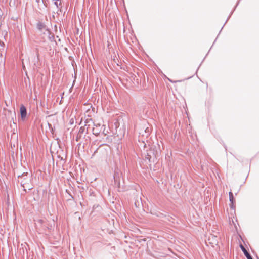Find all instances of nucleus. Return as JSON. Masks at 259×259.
I'll list each match as a JSON object with an SVG mask.
<instances>
[{
  "label": "nucleus",
  "mask_w": 259,
  "mask_h": 259,
  "mask_svg": "<svg viewBox=\"0 0 259 259\" xmlns=\"http://www.w3.org/2000/svg\"><path fill=\"white\" fill-rule=\"evenodd\" d=\"M28 172H26V173H23L21 175H19L18 176V178H23L24 180H26L27 179V176H28Z\"/></svg>",
  "instance_id": "15"
},
{
  "label": "nucleus",
  "mask_w": 259,
  "mask_h": 259,
  "mask_svg": "<svg viewBox=\"0 0 259 259\" xmlns=\"http://www.w3.org/2000/svg\"><path fill=\"white\" fill-rule=\"evenodd\" d=\"M46 31H48V37L49 40L51 41H53L54 40V36L53 35H51V32L49 29H46Z\"/></svg>",
  "instance_id": "11"
},
{
  "label": "nucleus",
  "mask_w": 259,
  "mask_h": 259,
  "mask_svg": "<svg viewBox=\"0 0 259 259\" xmlns=\"http://www.w3.org/2000/svg\"><path fill=\"white\" fill-rule=\"evenodd\" d=\"M95 127H94L92 129L93 134L95 136H98L102 129H103V133L104 132L105 127V125H101L100 124H98L97 125L94 124Z\"/></svg>",
  "instance_id": "2"
},
{
  "label": "nucleus",
  "mask_w": 259,
  "mask_h": 259,
  "mask_svg": "<svg viewBox=\"0 0 259 259\" xmlns=\"http://www.w3.org/2000/svg\"><path fill=\"white\" fill-rule=\"evenodd\" d=\"M239 1H240V0H239L238 2H239Z\"/></svg>",
  "instance_id": "25"
},
{
  "label": "nucleus",
  "mask_w": 259,
  "mask_h": 259,
  "mask_svg": "<svg viewBox=\"0 0 259 259\" xmlns=\"http://www.w3.org/2000/svg\"><path fill=\"white\" fill-rule=\"evenodd\" d=\"M238 4H239V2H237V4L236 5V6H235V7H234V10H233L232 11V12L231 13V14H230V16H229L228 17V18H227V19L226 21L225 22V24H223V26H222V28H223L224 26H225V24L226 23L227 21L228 20V19H229V18H230V17L231 15H232V13H233V11H234V10L236 9V8L237 7V6H238Z\"/></svg>",
  "instance_id": "16"
},
{
  "label": "nucleus",
  "mask_w": 259,
  "mask_h": 259,
  "mask_svg": "<svg viewBox=\"0 0 259 259\" xmlns=\"http://www.w3.org/2000/svg\"><path fill=\"white\" fill-rule=\"evenodd\" d=\"M238 4H239V2H237V4L236 5V6H235V7H234V10H233L232 11V12L231 13V14H230V16H229L228 17V18H227V19L226 21L225 22V24H223V26H222V28H223L224 26H225V24L226 23L227 21L228 20V19H229V18H230V17L231 15H232V13H233V11H234V10L236 9V8L237 7V6H238Z\"/></svg>",
  "instance_id": "17"
},
{
  "label": "nucleus",
  "mask_w": 259,
  "mask_h": 259,
  "mask_svg": "<svg viewBox=\"0 0 259 259\" xmlns=\"http://www.w3.org/2000/svg\"><path fill=\"white\" fill-rule=\"evenodd\" d=\"M65 191L68 195V198H67V201L73 200L74 199V197H73V196L72 195V194H71L70 191L67 189H66Z\"/></svg>",
  "instance_id": "13"
},
{
  "label": "nucleus",
  "mask_w": 259,
  "mask_h": 259,
  "mask_svg": "<svg viewBox=\"0 0 259 259\" xmlns=\"http://www.w3.org/2000/svg\"><path fill=\"white\" fill-rule=\"evenodd\" d=\"M238 4H239V2H237V4L236 5V6H235V7H234V10H233L232 11V12L231 13V14H230V16H229L228 17V18H227V19L226 21L225 22V24H223V26H222V28H223L224 26H225V24L226 23L227 21L228 20V19H229V18H230V17L231 15H232V13H233V11H234V10L236 9V8L237 7V6H238Z\"/></svg>",
  "instance_id": "18"
},
{
  "label": "nucleus",
  "mask_w": 259,
  "mask_h": 259,
  "mask_svg": "<svg viewBox=\"0 0 259 259\" xmlns=\"http://www.w3.org/2000/svg\"><path fill=\"white\" fill-rule=\"evenodd\" d=\"M81 135H79V134L78 133V134L77 135L76 137V140L77 141H78L79 140V139L81 137Z\"/></svg>",
  "instance_id": "20"
},
{
  "label": "nucleus",
  "mask_w": 259,
  "mask_h": 259,
  "mask_svg": "<svg viewBox=\"0 0 259 259\" xmlns=\"http://www.w3.org/2000/svg\"><path fill=\"white\" fill-rule=\"evenodd\" d=\"M145 158L148 160V162L149 163H151V162H155V160L154 159H153L152 157H151V155L148 154V153L146 154V155H145Z\"/></svg>",
  "instance_id": "10"
},
{
  "label": "nucleus",
  "mask_w": 259,
  "mask_h": 259,
  "mask_svg": "<svg viewBox=\"0 0 259 259\" xmlns=\"http://www.w3.org/2000/svg\"><path fill=\"white\" fill-rule=\"evenodd\" d=\"M21 186L23 188V191L25 193H27V189L30 190L33 188L32 185L28 182H24V180L21 181L20 182Z\"/></svg>",
  "instance_id": "5"
},
{
  "label": "nucleus",
  "mask_w": 259,
  "mask_h": 259,
  "mask_svg": "<svg viewBox=\"0 0 259 259\" xmlns=\"http://www.w3.org/2000/svg\"><path fill=\"white\" fill-rule=\"evenodd\" d=\"M229 200L230 202V203L229 204L230 207L232 209H234L235 208V206L234 205L235 200V198H234L233 194L231 191L229 192Z\"/></svg>",
  "instance_id": "6"
},
{
  "label": "nucleus",
  "mask_w": 259,
  "mask_h": 259,
  "mask_svg": "<svg viewBox=\"0 0 259 259\" xmlns=\"http://www.w3.org/2000/svg\"><path fill=\"white\" fill-rule=\"evenodd\" d=\"M257 259H259V257H257Z\"/></svg>",
  "instance_id": "24"
},
{
  "label": "nucleus",
  "mask_w": 259,
  "mask_h": 259,
  "mask_svg": "<svg viewBox=\"0 0 259 259\" xmlns=\"http://www.w3.org/2000/svg\"><path fill=\"white\" fill-rule=\"evenodd\" d=\"M36 27L39 30H42L43 29L46 30V29H48L47 28L46 25L40 21H39L37 23Z\"/></svg>",
  "instance_id": "8"
},
{
  "label": "nucleus",
  "mask_w": 259,
  "mask_h": 259,
  "mask_svg": "<svg viewBox=\"0 0 259 259\" xmlns=\"http://www.w3.org/2000/svg\"><path fill=\"white\" fill-rule=\"evenodd\" d=\"M75 81V80H74L73 82V84H72V85L71 87V88H70L69 89V92H72V88L73 87V85H74V82Z\"/></svg>",
  "instance_id": "22"
},
{
  "label": "nucleus",
  "mask_w": 259,
  "mask_h": 259,
  "mask_svg": "<svg viewBox=\"0 0 259 259\" xmlns=\"http://www.w3.org/2000/svg\"><path fill=\"white\" fill-rule=\"evenodd\" d=\"M5 63V58H3L2 54H0V67L4 66Z\"/></svg>",
  "instance_id": "12"
},
{
  "label": "nucleus",
  "mask_w": 259,
  "mask_h": 259,
  "mask_svg": "<svg viewBox=\"0 0 259 259\" xmlns=\"http://www.w3.org/2000/svg\"><path fill=\"white\" fill-rule=\"evenodd\" d=\"M37 224H39L42 229L44 230L48 229L51 230L52 229V226L46 220L39 219L37 221Z\"/></svg>",
  "instance_id": "1"
},
{
  "label": "nucleus",
  "mask_w": 259,
  "mask_h": 259,
  "mask_svg": "<svg viewBox=\"0 0 259 259\" xmlns=\"http://www.w3.org/2000/svg\"><path fill=\"white\" fill-rule=\"evenodd\" d=\"M245 251H244V254L246 257L247 259H253L250 254L246 250V249H244Z\"/></svg>",
  "instance_id": "14"
},
{
  "label": "nucleus",
  "mask_w": 259,
  "mask_h": 259,
  "mask_svg": "<svg viewBox=\"0 0 259 259\" xmlns=\"http://www.w3.org/2000/svg\"><path fill=\"white\" fill-rule=\"evenodd\" d=\"M156 153H157V151L155 150L154 148H150L149 150L147 151V153L151 155V157L155 160L156 159Z\"/></svg>",
  "instance_id": "7"
},
{
  "label": "nucleus",
  "mask_w": 259,
  "mask_h": 259,
  "mask_svg": "<svg viewBox=\"0 0 259 259\" xmlns=\"http://www.w3.org/2000/svg\"><path fill=\"white\" fill-rule=\"evenodd\" d=\"M240 248H241V249L242 251H243V252L244 253V251H245L244 250V249H245V248H244V247L242 245H241V244L240 245Z\"/></svg>",
  "instance_id": "21"
},
{
  "label": "nucleus",
  "mask_w": 259,
  "mask_h": 259,
  "mask_svg": "<svg viewBox=\"0 0 259 259\" xmlns=\"http://www.w3.org/2000/svg\"><path fill=\"white\" fill-rule=\"evenodd\" d=\"M70 123H71V124H72V123H73V119H72L70 120Z\"/></svg>",
  "instance_id": "23"
},
{
  "label": "nucleus",
  "mask_w": 259,
  "mask_h": 259,
  "mask_svg": "<svg viewBox=\"0 0 259 259\" xmlns=\"http://www.w3.org/2000/svg\"><path fill=\"white\" fill-rule=\"evenodd\" d=\"M20 112L21 119L22 121H25V120L26 118V116H27V109H26V107L23 104H22L20 106Z\"/></svg>",
  "instance_id": "4"
},
{
  "label": "nucleus",
  "mask_w": 259,
  "mask_h": 259,
  "mask_svg": "<svg viewBox=\"0 0 259 259\" xmlns=\"http://www.w3.org/2000/svg\"><path fill=\"white\" fill-rule=\"evenodd\" d=\"M84 131H85V127L84 126L80 127L79 128V132H78L79 135H81V134L84 133Z\"/></svg>",
  "instance_id": "19"
},
{
  "label": "nucleus",
  "mask_w": 259,
  "mask_h": 259,
  "mask_svg": "<svg viewBox=\"0 0 259 259\" xmlns=\"http://www.w3.org/2000/svg\"><path fill=\"white\" fill-rule=\"evenodd\" d=\"M39 55L38 52V49L37 48L36 49V56H34L33 59L32 60V63L33 64L34 67H39Z\"/></svg>",
  "instance_id": "3"
},
{
  "label": "nucleus",
  "mask_w": 259,
  "mask_h": 259,
  "mask_svg": "<svg viewBox=\"0 0 259 259\" xmlns=\"http://www.w3.org/2000/svg\"><path fill=\"white\" fill-rule=\"evenodd\" d=\"M54 1V5L56 6L57 8L60 9L62 8V4L61 0H53Z\"/></svg>",
  "instance_id": "9"
}]
</instances>
